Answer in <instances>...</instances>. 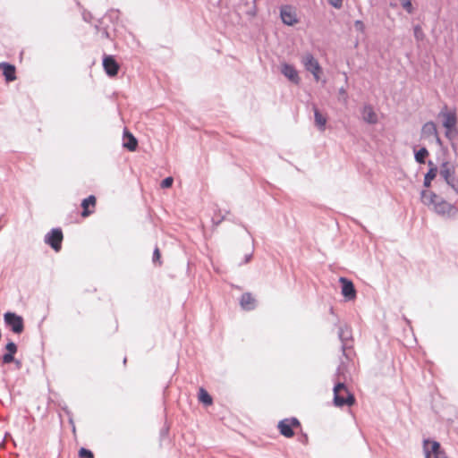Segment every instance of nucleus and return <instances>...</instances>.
<instances>
[{
    "instance_id": "1",
    "label": "nucleus",
    "mask_w": 458,
    "mask_h": 458,
    "mask_svg": "<svg viewBox=\"0 0 458 458\" xmlns=\"http://www.w3.org/2000/svg\"><path fill=\"white\" fill-rule=\"evenodd\" d=\"M438 117L441 119L442 125L445 129L446 138L451 140L455 139L458 135V117L456 110L445 106L439 112Z\"/></svg>"
},
{
    "instance_id": "2",
    "label": "nucleus",
    "mask_w": 458,
    "mask_h": 458,
    "mask_svg": "<svg viewBox=\"0 0 458 458\" xmlns=\"http://www.w3.org/2000/svg\"><path fill=\"white\" fill-rule=\"evenodd\" d=\"M355 403V397L351 394L343 383H338L334 387V404L336 407L344 405L352 406Z\"/></svg>"
},
{
    "instance_id": "3",
    "label": "nucleus",
    "mask_w": 458,
    "mask_h": 458,
    "mask_svg": "<svg viewBox=\"0 0 458 458\" xmlns=\"http://www.w3.org/2000/svg\"><path fill=\"white\" fill-rule=\"evenodd\" d=\"M439 174L441 177L450 185L456 192H458V179L455 177V168L449 162H445L440 166Z\"/></svg>"
},
{
    "instance_id": "4",
    "label": "nucleus",
    "mask_w": 458,
    "mask_h": 458,
    "mask_svg": "<svg viewBox=\"0 0 458 458\" xmlns=\"http://www.w3.org/2000/svg\"><path fill=\"white\" fill-rule=\"evenodd\" d=\"M301 62L305 69L312 73L315 81H318L322 73V68L319 65L318 60L315 59L312 55L306 54L302 56Z\"/></svg>"
},
{
    "instance_id": "5",
    "label": "nucleus",
    "mask_w": 458,
    "mask_h": 458,
    "mask_svg": "<svg viewBox=\"0 0 458 458\" xmlns=\"http://www.w3.org/2000/svg\"><path fill=\"white\" fill-rule=\"evenodd\" d=\"M4 319L8 327L15 334H21L24 330L23 318L13 312H6L4 315Z\"/></svg>"
},
{
    "instance_id": "6",
    "label": "nucleus",
    "mask_w": 458,
    "mask_h": 458,
    "mask_svg": "<svg viewBox=\"0 0 458 458\" xmlns=\"http://www.w3.org/2000/svg\"><path fill=\"white\" fill-rule=\"evenodd\" d=\"M433 208L438 215L449 218L454 217L458 214V208L454 205H452L441 198H439V199L435 203V207Z\"/></svg>"
},
{
    "instance_id": "7",
    "label": "nucleus",
    "mask_w": 458,
    "mask_h": 458,
    "mask_svg": "<svg viewBox=\"0 0 458 458\" xmlns=\"http://www.w3.org/2000/svg\"><path fill=\"white\" fill-rule=\"evenodd\" d=\"M301 423L296 418L284 419L278 423V429L284 437L290 438L294 436L293 428H300Z\"/></svg>"
},
{
    "instance_id": "8",
    "label": "nucleus",
    "mask_w": 458,
    "mask_h": 458,
    "mask_svg": "<svg viewBox=\"0 0 458 458\" xmlns=\"http://www.w3.org/2000/svg\"><path fill=\"white\" fill-rule=\"evenodd\" d=\"M423 447L426 458H447L438 442L425 440Z\"/></svg>"
},
{
    "instance_id": "9",
    "label": "nucleus",
    "mask_w": 458,
    "mask_h": 458,
    "mask_svg": "<svg viewBox=\"0 0 458 458\" xmlns=\"http://www.w3.org/2000/svg\"><path fill=\"white\" fill-rule=\"evenodd\" d=\"M63 233L61 229H53L46 235L45 242L50 245L55 251H59L62 247Z\"/></svg>"
},
{
    "instance_id": "10",
    "label": "nucleus",
    "mask_w": 458,
    "mask_h": 458,
    "mask_svg": "<svg viewBox=\"0 0 458 458\" xmlns=\"http://www.w3.org/2000/svg\"><path fill=\"white\" fill-rule=\"evenodd\" d=\"M103 68L109 77H114L118 74L120 65L113 55H105L103 58Z\"/></svg>"
},
{
    "instance_id": "11",
    "label": "nucleus",
    "mask_w": 458,
    "mask_h": 458,
    "mask_svg": "<svg viewBox=\"0 0 458 458\" xmlns=\"http://www.w3.org/2000/svg\"><path fill=\"white\" fill-rule=\"evenodd\" d=\"M421 138L428 140H435L438 144H440V139L435 123L428 122L422 126Z\"/></svg>"
},
{
    "instance_id": "12",
    "label": "nucleus",
    "mask_w": 458,
    "mask_h": 458,
    "mask_svg": "<svg viewBox=\"0 0 458 458\" xmlns=\"http://www.w3.org/2000/svg\"><path fill=\"white\" fill-rule=\"evenodd\" d=\"M339 282L342 284V294L346 301L356 299V290L352 281L345 277H340Z\"/></svg>"
},
{
    "instance_id": "13",
    "label": "nucleus",
    "mask_w": 458,
    "mask_h": 458,
    "mask_svg": "<svg viewBox=\"0 0 458 458\" xmlns=\"http://www.w3.org/2000/svg\"><path fill=\"white\" fill-rule=\"evenodd\" d=\"M281 18L286 25L293 26L298 22L296 12L291 6H284L281 9Z\"/></svg>"
},
{
    "instance_id": "14",
    "label": "nucleus",
    "mask_w": 458,
    "mask_h": 458,
    "mask_svg": "<svg viewBox=\"0 0 458 458\" xmlns=\"http://www.w3.org/2000/svg\"><path fill=\"white\" fill-rule=\"evenodd\" d=\"M96 204H97V199L95 196L90 195L88 198L84 199L81 202V216L82 217H88L91 214L95 212L96 209Z\"/></svg>"
},
{
    "instance_id": "15",
    "label": "nucleus",
    "mask_w": 458,
    "mask_h": 458,
    "mask_svg": "<svg viewBox=\"0 0 458 458\" xmlns=\"http://www.w3.org/2000/svg\"><path fill=\"white\" fill-rule=\"evenodd\" d=\"M281 72L289 81L295 84H299L300 77L298 72L293 65L283 64L281 65Z\"/></svg>"
},
{
    "instance_id": "16",
    "label": "nucleus",
    "mask_w": 458,
    "mask_h": 458,
    "mask_svg": "<svg viewBox=\"0 0 458 458\" xmlns=\"http://www.w3.org/2000/svg\"><path fill=\"white\" fill-rule=\"evenodd\" d=\"M0 70L3 72L6 81L10 82L16 80V68L14 65L8 63H0Z\"/></svg>"
},
{
    "instance_id": "17",
    "label": "nucleus",
    "mask_w": 458,
    "mask_h": 458,
    "mask_svg": "<svg viewBox=\"0 0 458 458\" xmlns=\"http://www.w3.org/2000/svg\"><path fill=\"white\" fill-rule=\"evenodd\" d=\"M5 350H6V353L4 354L2 357L3 363L10 364V363L15 361L14 354L17 352V350H18L17 345L13 342H9L5 345Z\"/></svg>"
},
{
    "instance_id": "18",
    "label": "nucleus",
    "mask_w": 458,
    "mask_h": 458,
    "mask_svg": "<svg viewBox=\"0 0 458 458\" xmlns=\"http://www.w3.org/2000/svg\"><path fill=\"white\" fill-rule=\"evenodd\" d=\"M240 304L245 310H251L256 306V300L250 293H245L242 295Z\"/></svg>"
},
{
    "instance_id": "19",
    "label": "nucleus",
    "mask_w": 458,
    "mask_h": 458,
    "mask_svg": "<svg viewBox=\"0 0 458 458\" xmlns=\"http://www.w3.org/2000/svg\"><path fill=\"white\" fill-rule=\"evenodd\" d=\"M362 118L369 123H376L377 122V115L370 106H365L361 111Z\"/></svg>"
},
{
    "instance_id": "20",
    "label": "nucleus",
    "mask_w": 458,
    "mask_h": 458,
    "mask_svg": "<svg viewBox=\"0 0 458 458\" xmlns=\"http://www.w3.org/2000/svg\"><path fill=\"white\" fill-rule=\"evenodd\" d=\"M138 141L136 138L128 131H124L123 147L130 151H134L137 148Z\"/></svg>"
},
{
    "instance_id": "21",
    "label": "nucleus",
    "mask_w": 458,
    "mask_h": 458,
    "mask_svg": "<svg viewBox=\"0 0 458 458\" xmlns=\"http://www.w3.org/2000/svg\"><path fill=\"white\" fill-rule=\"evenodd\" d=\"M439 198L440 197L430 191H423L421 192V201L425 205H433V208L435 207V203L439 199Z\"/></svg>"
},
{
    "instance_id": "22",
    "label": "nucleus",
    "mask_w": 458,
    "mask_h": 458,
    "mask_svg": "<svg viewBox=\"0 0 458 458\" xmlns=\"http://www.w3.org/2000/svg\"><path fill=\"white\" fill-rule=\"evenodd\" d=\"M428 165L431 166L428 172L426 174L424 178V186L429 187L431 184V182L436 178L437 174V168L434 165L432 161L428 162Z\"/></svg>"
},
{
    "instance_id": "23",
    "label": "nucleus",
    "mask_w": 458,
    "mask_h": 458,
    "mask_svg": "<svg viewBox=\"0 0 458 458\" xmlns=\"http://www.w3.org/2000/svg\"><path fill=\"white\" fill-rule=\"evenodd\" d=\"M314 114L316 125L321 131H325V127L327 121V117L324 114H322L318 108H314Z\"/></svg>"
},
{
    "instance_id": "24",
    "label": "nucleus",
    "mask_w": 458,
    "mask_h": 458,
    "mask_svg": "<svg viewBox=\"0 0 458 458\" xmlns=\"http://www.w3.org/2000/svg\"><path fill=\"white\" fill-rule=\"evenodd\" d=\"M198 397L199 401L206 405H211L213 403L212 397L203 387L199 388Z\"/></svg>"
},
{
    "instance_id": "25",
    "label": "nucleus",
    "mask_w": 458,
    "mask_h": 458,
    "mask_svg": "<svg viewBox=\"0 0 458 458\" xmlns=\"http://www.w3.org/2000/svg\"><path fill=\"white\" fill-rule=\"evenodd\" d=\"M428 156V151L425 148H421L415 153V159L420 164H424L426 157Z\"/></svg>"
},
{
    "instance_id": "26",
    "label": "nucleus",
    "mask_w": 458,
    "mask_h": 458,
    "mask_svg": "<svg viewBox=\"0 0 458 458\" xmlns=\"http://www.w3.org/2000/svg\"><path fill=\"white\" fill-rule=\"evenodd\" d=\"M403 8L408 13H413V6L411 0H399Z\"/></svg>"
},
{
    "instance_id": "27",
    "label": "nucleus",
    "mask_w": 458,
    "mask_h": 458,
    "mask_svg": "<svg viewBox=\"0 0 458 458\" xmlns=\"http://www.w3.org/2000/svg\"><path fill=\"white\" fill-rule=\"evenodd\" d=\"M79 457L80 458H94V454L90 450H88L84 447L79 450Z\"/></svg>"
},
{
    "instance_id": "28",
    "label": "nucleus",
    "mask_w": 458,
    "mask_h": 458,
    "mask_svg": "<svg viewBox=\"0 0 458 458\" xmlns=\"http://www.w3.org/2000/svg\"><path fill=\"white\" fill-rule=\"evenodd\" d=\"M173 182H174L173 177H166L165 179H164L162 181L161 187L162 188H170L173 185Z\"/></svg>"
},
{
    "instance_id": "29",
    "label": "nucleus",
    "mask_w": 458,
    "mask_h": 458,
    "mask_svg": "<svg viewBox=\"0 0 458 458\" xmlns=\"http://www.w3.org/2000/svg\"><path fill=\"white\" fill-rule=\"evenodd\" d=\"M161 253H160V250L157 247L155 250H154V252H153V262H157L159 265L161 264Z\"/></svg>"
},
{
    "instance_id": "30",
    "label": "nucleus",
    "mask_w": 458,
    "mask_h": 458,
    "mask_svg": "<svg viewBox=\"0 0 458 458\" xmlns=\"http://www.w3.org/2000/svg\"><path fill=\"white\" fill-rule=\"evenodd\" d=\"M354 27L357 30L363 33L365 30V25L361 21H356L354 23Z\"/></svg>"
},
{
    "instance_id": "31",
    "label": "nucleus",
    "mask_w": 458,
    "mask_h": 458,
    "mask_svg": "<svg viewBox=\"0 0 458 458\" xmlns=\"http://www.w3.org/2000/svg\"><path fill=\"white\" fill-rule=\"evenodd\" d=\"M328 2L336 9H340L343 5V0H328Z\"/></svg>"
},
{
    "instance_id": "32",
    "label": "nucleus",
    "mask_w": 458,
    "mask_h": 458,
    "mask_svg": "<svg viewBox=\"0 0 458 458\" xmlns=\"http://www.w3.org/2000/svg\"><path fill=\"white\" fill-rule=\"evenodd\" d=\"M414 35L417 39H420L423 36L422 30L420 26H416L414 29Z\"/></svg>"
},
{
    "instance_id": "33",
    "label": "nucleus",
    "mask_w": 458,
    "mask_h": 458,
    "mask_svg": "<svg viewBox=\"0 0 458 458\" xmlns=\"http://www.w3.org/2000/svg\"><path fill=\"white\" fill-rule=\"evenodd\" d=\"M251 259V254H246L244 258L237 262L238 266H242L243 264H247L250 262Z\"/></svg>"
},
{
    "instance_id": "34",
    "label": "nucleus",
    "mask_w": 458,
    "mask_h": 458,
    "mask_svg": "<svg viewBox=\"0 0 458 458\" xmlns=\"http://www.w3.org/2000/svg\"><path fill=\"white\" fill-rule=\"evenodd\" d=\"M69 421H70V423H71V424H72V432H73V434H75V433H76V428H75V426H74V423H73L72 419H70V420H69Z\"/></svg>"
},
{
    "instance_id": "35",
    "label": "nucleus",
    "mask_w": 458,
    "mask_h": 458,
    "mask_svg": "<svg viewBox=\"0 0 458 458\" xmlns=\"http://www.w3.org/2000/svg\"><path fill=\"white\" fill-rule=\"evenodd\" d=\"M15 363H16L17 367H19V368L21 367V362L19 360H16Z\"/></svg>"
}]
</instances>
